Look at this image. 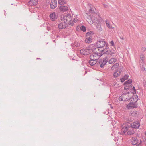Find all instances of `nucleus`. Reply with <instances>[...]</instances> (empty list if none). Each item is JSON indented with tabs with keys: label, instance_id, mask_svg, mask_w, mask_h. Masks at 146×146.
Listing matches in <instances>:
<instances>
[{
	"label": "nucleus",
	"instance_id": "13",
	"mask_svg": "<svg viewBox=\"0 0 146 146\" xmlns=\"http://www.w3.org/2000/svg\"><path fill=\"white\" fill-rule=\"evenodd\" d=\"M130 125L133 128L138 129L140 125V124L139 122L136 121L131 123Z\"/></svg>",
	"mask_w": 146,
	"mask_h": 146
},
{
	"label": "nucleus",
	"instance_id": "32",
	"mask_svg": "<svg viewBox=\"0 0 146 146\" xmlns=\"http://www.w3.org/2000/svg\"><path fill=\"white\" fill-rule=\"evenodd\" d=\"M91 33H93V32L91 31L90 32H88L87 33H86V37H89V36H91Z\"/></svg>",
	"mask_w": 146,
	"mask_h": 146
},
{
	"label": "nucleus",
	"instance_id": "36",
	"mask_svg": "<svg viewBox=\"0 0 146 146\" xmlns=\"http://www.w3.org/2000/svg\"><path fill=\"white\" fill-rule=\"evenodd\" d=\"M130 87L131 88V86L129 85L126 86L124 87V89L125 90H128L130 89Z\"/></svg>",
	"mask_w": 146,
	"mask_h": 146
},
{
	"label": "nucleus",
	"instance_id": "34",
	"mask_svg": "<svg viewBox=\"0 0 146 146\" xmlns=\"http://www.w3.org/2000/svg\"><path fill=\"white\" fill-rule=\"evenodd\" d=\"M141 70L142 71H144L145 70V66L144 65V64H143L142 66H141Z\"/></svg>",
	"mask_w": 146,
	"mask_h": 146
},
{
	"label": "nucleus",
	"instance_id": "47",
	"mask_svg": "<svg viewBox=\"0 0 146 146\" xmlns=\"http://www.w3.org/2000/svg\"><path fill=\"white\" fill-rule=\"evenodd\" d=\"M36 59H39V60L41 59L40 58H37Z\"/></svg>",
	"mask_w": 146,
	"mask_h": 146
},
{
	"label": "nucleus",
	"instance_id": "12",
	"mask_svg": "<svg viewBox=\"0 0 146 146\" xmlns=\"http://www.w3.org/2000/svg\"><path fill=\"white\" fill-rule=\"evenodd\" d=\"M57 1L56 0H51L50 7L52 9H54L57 7Z\"/></svg>",
	"mask_w": 146,
	"mask_h": 146
},
{
	"label": "nucleus",
	"instance_id": "25",
	"mask_svg": "<svg viewBox=\"0 0 146 146\" xmlns=\"http://www.w3.org/2000/svg\"><path fill=\"white\" fill-rule=\"evenodd\" d=\"M116 61L117 58H111L109 61V62L110 64H112L115 63Z\"/></svg>",
	"mask_w": 146,
	"mask_h": 146
},
{
	"label": "nucleus",
	"instance_id": "26",
	"mask_svg": "<svg viewBox=\"0 0 146 146\" xmlns=\"http://www.w3.org/2000/svg\"><path fill=\"white\" fill-rule=\"evenodd\" d=\"M128 76L127 74L124 75L123 77L120 79L121 81L122 82H123L128 78Z\"/></svg>",
	"mask_w": 146,
	"mask_h": 146
},
{
	"label": "nucleus",
	"instance_id": "44",
	"mask_svg": "<svg viewBox=\"0 0 146 146\" xmlns=\"http://www.w3.org/2000/svg\"><path fill=\"white\" fill-rule=\"evenodd\" d=\"M71 45L72 47H75L74 45V43L71 44Z\"/></svg>",
	"mask_w": 146,
	"mask_h": 146
},
{
	"label": "nucleus",
	"instance_id": "17",
	"mask_svg": "<svg viewBox=\"0 0 146 146\" xmlns=\"http://www.w3.org/2000/svg\"><path fill=\"white\" fill-rule=\"evenodd\" d=\"M38 3V0H30L28 3V4L29 5L33 6L36 5Z\"/></svg>",
	"mask_w": 146,
	"mask_h": 146
},
{
	"label": "nucleus",
	"instance_id": "43",
	"mask_svg": "<svg viewBox=\"0 0 146 146\" xmlns=\"http://www.w3.org/2000/svg\"><path fill=\"white\" fill-rule=\"evenodd\" d=\"M47 29L48 30V31H50V30H51V29H50V27H47Z\"/></svg>",
	"mask_w": 146,
	"mask_h": 146
},
{
	"label": "nucleus",
	"instance_id": "4",
	"mask_svg": "<svg viewBox=\"0 0 146 146\" xmlns=\"http://www.w3.org/2000/svg\"><path fill=\"white\" fill-rule=\"evenodd\" d=\"M72 17L69 14L66 15L63 17L64 22L68 25L69 24L73 25V23L70 22L72 21Z\"/></svg>",
	"mask_w": 146,
	"mask_h": 146
},
{
	"label": "nucleus",
	"instance_id": "45",
	"mask_svg": "<svg viewBox=\"0 0 146 146\" xmlns=\"http://www.w3.org/2000/svg\"><path fill=\"white\" fill-rule=\"evenodd\" d=\"M139 63H140V64L141 65L142 64H143V62H141L140 61H139Z\"/></svg>",
	"mask_w": 146,
	"mask_h": 146
},
{
	"label": "nucleus",
	"instance_id": "48",
	"mask_svg": "<svg viewBox=\"0 0 146 146\" xmlns=\"http://www.w3.org/2000/svg\"><path fill=\"white\" fill-rule=\"evenodd\" d=\"M85 74H86L87 73V71H85Z\"/></svg>",
	"mask_w": 146,
	"mask_h": 146
},
{
	"label": "nucleus",
	"instance_id": "31",
	"mask_svg": "<svg viewBox=\"0 0 146 146\" xmlns=\"http://www.w3.org/2000/svg\"><path fill=\"white\" fill-rule=\"evenodd\" d=\"M144 56L143 54H141L140 55V61L142 62H143L144 60Z\"/></svg>",
	"mask_w": 146,
	"mask_h": 146
},
{
	"label": "nucleus",
	"instance_id": "38",
	"mask_svg": "<svg viewBox=\"0 0 146 146\" xmlns=\"http://www.w3.org/2000/svg\"><path fill=\"white\" fill-rule=\"evenodd\" d=\"M110 44L111 46H113L114 45V42L113 40L110 42Z\"/></svg>",
	"mask_w": 146,
	"mask_h": 146
},
{
	"label": "nucleus",
	"instance_id": "2",
	"mask_svg": "<svg viewBox=\"0 0 146 146\" xmlns=\"http://www.w3.org/2000/svg\"><path fill=\"white\" fill-rule=\"evenodd\" d=\"M95 44L96 46L97 47L96 49H98V50L101 52H102L103 51L105 50V49L104 47L107 45L106 42L103 40L98 41ZM107 45L108 44H107Z\"/></svg>",
	"mask_w": 146,
	"mask_h": 146
},
{
	"label": "nucleus",
	"instance_id": "8",
	"mask_svg": "<svg viewBox=\"0 0 146 146\" xmlns=\"http://www.w3.org/2000/svg\"><path fill=\"white\" fill-rule=\"evenodd\" d=\"M109 48V47L108 45H106V46H105V48L104 49L105 50L102 52L101 53L102 54V55L105 54L107 55H112L114 54V50H107Z\"/></svg>",
	"mask_w": 146,
	"mask_h": 146
},
{
	"label": "nucleus",
	"instance_id": "28",
	"mask_svg": "<svg viewBox=\"0 0 146 146\" xmlns=\"http://www.w3.org/2000/svg\"><path fill=\"white\" fill-rule=\"evenodd\" d=\"M119 66V63H116L111 67V69L112 70H114L115 69L117 68Z\"/></svg>",
	"mask_w": 146,
	"mask_h": 146
},
{
	"label": "nucleus",
	"instance_id": "11",
	"mask_svg": "<svg viewBox=\"0 0 146 146\" xmlns=\"http://www.w3.org/2000/svg\"><path fill=\"white\" fill-rule=\"evenodd\" d=\"M100 14L97 12L96 13H95L92 15L90 14L91 16H92V19L93 20H94V21H96L97 20H98V19L100 17L99 16Z\"/></svg>",
	"mask_w": 146,
	"mask_h": 146
},
{
	"label": "nucleus",
	"instance_id": "35",
	"mask_svg": "<svg viewBox=\"0 0 146 146\" xmlns=\"http://www.w3.org/2000/svg\"><path fill=\"white\" fill-rule=\"evenodd\" d=\"M131 90L132 91L133 90V91L132 92V93L133 94H134L136 93V90L135 88V87L134 86L131 89Z\"/></svg>",
	"mask_w": 146,
	"mask_h": 146
},
{
	"label": "nucleus",
	"instance_id": "14",
	"mask_svg": "<svg viewBox=\"0 0 146 146\" xmlns=\"http://www.w3.org/2000/svg\"><path fill=\"white\" fill-rule=\"evenodd\" d=\"M50 19L52 21H55L57 18V16L56 15L55 12L51 13L49 16Z\"/></svg>",
	"mask_w": 146,
	"mask_h": 146
},
{
	"label": "nucleus",
	"instance_id": "20",
	"mask_svg": "<svg viewBox=\"0 0 146 146\" xmlns=\"http://www.w3.org/2000/svg\"><path fill=\"white\" fill-rule=\"evenodd\" d=\"M92 37L91 36H90L89 37H86L85 40V42L86 43H90L92 42Z\"/></svg>",
	"mask_w": 146,
	"mask_h": 146
},
{
	"label": "nucleus",
	"instance_id": "9",
	"mask_svg": "<svg viewBox=\"0 0 146 146\" xmlns=\"http://www.w3.org/2000/svg\"><path fill=\"white\" fill-rule=\"evenodd\" d=\"M130 127L126 124H123L122 125V129L121 130V133L122 134H124L129 129Z\"/></svg>",
	"mask_w": 146,
	"mask_h": 146
},
{
	"label": "nucleus",
	"instance_id": "7",
	"mask_svg": "<svg viewBox=\"0 0 146 146\" xmlns=\"http://www.w3.org/2000/svg\"><path fill=\"white\" fill-rule=\"evenodd\" d=\"M102 55L101 52H96L90 55V59L94 60H97Z\"/></svg>",
	"mask_w": 146,
	"mask_h": 146
},
{
	"label": "nucleus",
	"instance_id": "3",
	"mask_svg": "<svg viewBox=\"0 0 146 146\" xmlns=\"http://www.w3.org/2000/svg\"><path fill=\"white\" fill-rule=\"evenodd\" d=\"M108 60V57L106 56L103 59H99L97 61V64L98 66H100L101 68H104Z\"/></svg>",
	"mask_w": 146,
	"mask_h": 146
},
{
	"label": "nucleus",
	"instance_id": "18",
	"mask_svg": "<svg viewBox=\"0 0 146 146\" xmlns=\"http://www.w3.org/2000/svg\"><path fill=\"white\" fill-rule=\"evenodd\" d=\"M89 13L91 14V15L98 12L94 7H91V6H90V9L89 11Z\"/></svg>",
	"mask_w": 146,
	"mask_h": 146
},
{
	"label": "nucleus",
	"instance_id": "23",
	"mask_svg": "<svg viewBox=\"0 0 146 146\" xmlns=\"http://www.w3.org/2000/svg\"><path fill=\"white\" fill-rule=\"evenodd\" d=\"M88 50L84 49H82L80 50V53L84 55H87L88 53Z\"/></svg>",
	"mask_w": 146,
	"mask_h": 146
},
{
	"label": "nucleus",
	"instance_id": "24",
	"mask_svg": "<svg viewBox=\"0 0 146 146\" xmlns=\"http://www.w3.org/2000/svg\"><path fill=\"white\" fill-rule=\"evenodd\" d=\"M132 80L131 79H129L125 82L124 84L126 86L129 85L131 86V88L132 87V85L131 84V83L132 82Z\"/></svg>",
	"mask_w": 146,
	"mask_h": 146
},
{
	"label": "nucleus",
	"instance_id": "19",
	"mask_svg": "<svg viewBox=\"0 0 146 146\" xmlns=\"http://www.w3.org/2000/svg\"><path fill=\"white\" fill-rule=\"evenodd\" d=\"M97 61L96 60H94L93 59H91L89 61V63L91 66L96 65L97 66Z\"/></svg>",
	"mask_w": 146,
	"mask_h": 146
},
{
	"label": "nucleus",
	"instance_id": "29",
	"mask_svg": "<svg viewBox=\"0 0 146 146\" xmlns=\"http://www.w3.org/2000/svg\"><path fill=\"white\" fill-rule=\"evenodd\" d=\"M105 22L106 23V26L110 29H113V27L110 25V22L109 21L107 20H106L105 21Z\"/></svg>",
	"mask_w": 146,
	"mask_h": 146
},
{
	"label": "nucleus",
	"instance_id": "41",
	"mask_svg": "<svg viewBox=\"0 0 146 146\" xmlns=\"http://www.w3.org/2000/svg\"><path fill=\"white\" fill-rule=\"evenodd\" d=\"M142 141L141 140L140 141L139 143L137 146H141V143Z\"/></svg>",
	"mask_w": 146,
	"mask_h": 146
},
{
	"label": "nucleus",
	"instance_id": "49",
	"mask_svg": "<svg viewBox=\"0 0 146 146\" xmlns=\"http://www.w3.org/2000/svg\"><path fill=\"white\" fill-rule=\"evenodd\" d=\"M145 135H146V134Z\"/></svg>",
	"mask_w": 146,
	"mask_h": 146
},
{
	"label": "nucleus",
	"instance_id": "16",
	"mask_svg": "<svg viewBox=\"0 0 146 146\" xmlns=\"http://www.w3.org/2000/svg\"><path fill=\"white\" fill-rule=\"evenodd\" d=\"M68 26V25L64 22L59 24L58 27L59 29H63L67 27Z\"/></svg>",
	"mask_w": 146,
	"mask_h": 146
},
{
	"label": "nucleus",
	"instance_id": "40",
	"mask_svg": "<svg viewBox=\"0 0 146 146\" xmlns=\"http://www.w3.org/2000/svg\"><path fill=\"white\" fill-rule=\"evenodd\" d=\"M78 20V19H74V20L73 21L75 23H76V22H77Z\"/></svg>",
	"mask_w": 146,
	"mask_h": 146
},
{
	"label": "nucleus",
	"instance_id": "10",
	"mask_svg": "<svg viewBox=\"0 0 146 146\" xmlns=\"http://www.w3.org/2000/svg\"><path fill=\"white\" fill-rule=\"evenodd\" d=\"M122 67L119 66L117 70L114 72L113 76L114 77H117L119 76L122 71Z\"/></svg>",
	"mask_w": 146,
	"mask_h": 146
},
{
	"label": "nucleus",
	"instance_id": "21",
	"mask_svg": "<svg viewBox=\"0 0 146 146\" xmlns=\"http://www.w3.org/2000/svg\"><path fill=\"white\" fill-rule=\"evenodd\" d=\"M60 10L63 12H65L68 10V7L66 6H61L59 7Z\"/></svg>",
	"mask_w": 146,
	"mask_h": 146
},
{
	"label": "nucleus",
	"instance_id": "33",
	"mask_svg": "<svg viewBox=\"0 0 146 146\" xmlns=\"http://www.w3.org/2000/svg\"><path fill=\"white\" fill-rule=\"evenodd\" d=\"M80 29L81 30L83 31L84 32L86 31V27L84 26L83 25L81 26Z\"/></svg>",
	"mask_w": 146,
	"mask_h": 146
},
{
	"label": "nucleus",
	"instance_id": "27",
	"mask_svg": "<svg viewBox=\"0 0 146 146\" xmlns=\"http://www.w3.org/2000/svg\"><path fill=\"white\" fill-rule=\"evenodd\" d=\"M135 133V131L133 129H129L127 132V134L128 135H133Z\"/></svg>",
	"mask_w": 146,
	"mask_h": 146
},
{
	"label": "nucleus",
	"instance_id": "5",
	"mask_svg": "<svg viewBox=\"0 0 146 146\" xmlns=\"http://www.w3.org/2000/svg\"><path fill=\"white\" fill-rule=\"evenodd\" d=\"M102 18L100 17L98 20H96V21H94V25L98 31L100 32L102 31L101 22H102Z\"/></svg>",
	"mask_w": 146,
	"mask_h": 146
},
{
	"label": "nucleus",
	"instance_id": "6",
	"mask_svg": "<svg viewBox=\"0 0 146 146\" xmlns=\"http://www.w3.org/2000/svg\"><path fill=\"white\" fill-rule=\"evenodd\" d=\"M129 93H123L122 95L119 97V101H127L130 99L131 96L129 95Z\"/></svg>",
	"mask_w": 146,
	"mask_h": 146
},
{
	"label": "nucleus",
	"instance_id": "42",
	"mask_svg": "<svg viewBox=\"0 0 146 146\" xmlns=\"http://www.w3.org/2000/svg\"><path fill=\"white\" fill-rule=\"evenodd\" d=\"M120 38L121 39L123 40H124V38L123 36H120Z\"/></svg>",
	"mask_w": 146,
	"mask_h": 146
},
{
	"label": "nucleus",
	"instance_id": "46",
	"mask_svg": "<svg viewBox=\"0 0 146 146\" xmlns=\"http://www.w3.org/2000/svg\"><path fill=\"white\" fill-rule=\"evenodd\" d=\"M103 5L104 7H108V5L106 4H103Z\"/></svg>",
	"mask_w": 146,
	"mask_h": 146
},
{
	"label": "nucleus",
	"instance_id": "39",
	"mask_svg": "<svg viewBox=\"0 0 146 146\" xmlns=\"http://www.w3.org/2000/svg\"><path fill=\"white\" fill-rule=\"evenodd\" d=\"M141 50L143 52H144L146 51V48L145 47H142Z\"/></svg>",
	"mask_w": 146,
	"mask_h": 146
},
{
	"label": "nucleus",
	"instance_id": "15",
	"mask_svg": "<svg viewBox=\"0 0 146 146\" xmlns=\"http://www.w3.org/2000/svg\"><path fill=\"white\" fill-rule=\"evenodd\" d=\"M131 140V143L133 145H135L138 143V140L136 137H132Z\"/></svg>",
	"mask_w": 146,
	"mask_h": 146
},
{
	"label": "nucleus",
	"instance_id": "37",
	"mask_svg": "<svg viewBox=\"0 0 146 146\" xmlns=\"http://www.w3.org/2000/svg\"><path fill=\"white\" fill-rule=\"evenodd\" d=\"M75 46L77 47L79 46V44L77 42H74Z\"/></svg>",
	"mask_w": 146,
	"mask_h": 146
},
{
	"label": "nucleus",
	"instance_id": "30",
	"mask_svg": "<svg viewBox=\"0 0 146 146\" xmlns=\"http://www.w3.org/2000/svg\"><path fill=\"white\" fill-rule=\"evenodd\" d=\"M58 3L60 5H62L66 3V1L65 0H59L58 1Z\"/></svg>",
	"mask_w": 146,
	"mask_h": 146
},
{
	"label": "nucleus",
	"instance_id": "22",
	"mask_svg": "<svg viewBox=\"0 0 146 146\" xmlns=\"http://www.w3.org/2000/svg\"><path fill=\"white\" fill-rule=\"evenodd\" d=\"M86 21L88 22L90 25L94 23V21L92 20V17L89 15L88 16L87 18Z\"/></svg>",
	"mask_w": 146,
	"mask_h": 146
},
{
	"label": "nucleus",
	"instance_id": "1",
	"mask_svg": "<svg viewBox=\"0 0 146 146\" xmlns=\"http://www.w3.org/2000/svg\"><path fill=\"white\" fill-rule=\"evenodd\" d=\"M130 103L128 104L127 106V108L129 109H131L133 108H136L137 107V104L136 102L138 100V96L137 95H133L132 97L130 98Z\"/></svg>",
	"mask_w": 146,
	"mask_h": 146
}]
</instances>
